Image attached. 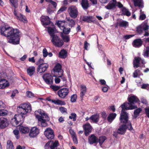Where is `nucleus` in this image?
<instances>
[{
    "label": "nucleus",
    "instance_id": "nucleus-62",
    "mask_svg": "<svg viewBox=\"0 0 149 149\" xmlns=\"http://www.w3.org/2000/svg\"><path fill=\"white\" fill-rule=\"evenodd\" d=\"M146 18V15L144 14H141L139 17V19L141 20H143L145 19Z\"/></svg>",
    "mask_w": 149,
    "mask_h": 149
},
{
    "label": "nucleus",
    "instance_id": "nucleus-30",
    "mask_svg": "<svg viewBox=\"0 0 149 149\" xmlns=\"http://www.w3.org/2000/svg\"><path fill=\"white\" fill-rule=\"evenodd\" d=\"M99 119V116L97 114L92 115L90 117V119L92 120L93 122L95 123H97Z\"/></svg>",
    "mask_w": 149,
    "mask_h": 149
},
{
    "label": "nucleus",
    "instance_id": "nucleus-27",
    "mask_svg": "<svg viewBox=\"0 0 149 149\" xmlns=\"http://www.w3.org/2000/svg\"><path fill=\"white\" fill-rule=\"evenodd\" d=\"M134 3L135 6H138L141 8H143L144 7L143 1L142 0H132Z\"/></svg>",
    "mask_w": 149,
    "mask_h": 149
},
{
    "label": "nucleus",
    "instance_id": "nucleus-35",
    "mask_svg": "<svg viewBox=\"0 0 149 149\" xmlns=\"http://www.w3.org/2000/svg\"><path fill=\"white\" fill-rule=\"evenodd\" d=\"M55 29V28H52L50 27H49L47 28L48 32L51 37H53L54 35H56L54 34Z\"/></svg>",
    "mask_w": 149,
    "mask_h": 149
},
{
    "label": "nucleus",
    "instance_id": "nucleus-24",
    "mask_svg": "<svg viewBox=\"0 0 149 149\" xmlns=\"http://www.w3.org/2000/svg\"><path fill=\"white\" fill-rule=\"evenodd\" d=\"M9 85V83L6 79H1L0 80V89H4Z\"/></svg>",
    "mask_w": 149,
    "mask_h": 149
},
{
    "label": "nucleus",
    "instance_id": "nucleus-23",
    "mask_svg": "<svg viewBox=\"0 0 149 149\" xmlns=\"http://www.w3.org/2000/svg\"><path fill=\"white\" fill-rule=\"evenodd\" d=\"M88 140L89 143L92 144L98 142V138L94 134H92L89 137Z\"/></svg>",
    "mask_w": 149,
    "mask_h": 149
},
{
    "label": "nucleus",
    "instance_id": "nucleus-16",
    "mask_svg": "<svg viewBox=\"0 0 149 149\" xmlns=\"http://www.w3.org/2000/svg\"><path fill=\"white\" fill-rule=\"evenodd\" d=\"M117 3L116 0H112V1H110L107 5L105 6V8L108 10L113 9L117 6Z\"/></svg>",
    "mask_w": 149,
    "mask_h": 149
},
{
    "label": "nucleus",
    "instance_id": "nucleus-28",
    "mask_svg": "<svg viewBox=\"0 0 149 149\" xmlns=\"http://www.w3.org/2000/svg\"><path fill=\"white\" fill-rule=\"evenodd\" d=\"M67 52L65 49H62L59 53L58 57L61 58H65L67 56Z\"/></svg>",
    "mask_w": 149,
    "mask_h": 149
},
{
    "label": "nucleus",
    "instance_id": "nucleus-15",
    "mask_svg": "<svg viewBox=\"0 0 149 149\" xmlns=\"http://www.w3.org/2000/svg\"><path fill=\"white\" fill-rule=\"evenodd\" d=\"M83 127L84 130V134L87 136L92 131V127L89 123H87L83 125Z\"/></svg>",
    "mask_w": 149,
    "mask_h": 149
},
{
    "label": "nucleus",
    "instance_id": "nucleus-56",
    "mask_svg": "<svg viewBox=\"0 0 149 149\" xmlns=\"http://www.w3.org/2000/svg\"><path fill=\"white\" fill-rule=\"evenodd\" d=\"M60 77L61 78L63 82V86H64L66 85L67 82V79L66 77H65L64 76H62V77Z\"/></svg>",
    "mask_w": 149,
    "mask_h": 149
},
{
    "label": "nucleus",
    "instance_id": "nucleus-61",
    "mask_svg": "<svg viewBox=\"0 0 149 149\" xmlns=\"http://www.w3.org/2000/svg\"><path fill=\"white\" fill-rule=\"evenodd\" d=\"M142 27L143 30H144L145 31H147L149 29V26L146 24H144L142 25Z\"/></svg>",
    "mask_w": 149,
    "mask_h": 149
},
{
    "label": "nucleus",
    "instance_id": "nucleus-58",
    "mask_svg": "<svg viewBox=\"0 0 149 149\" xmlns=\"http://www.w3.org/2000/svg\"><path fill=\"white\" fill-rule=\"evenodd\" d=\"M26 95L27 97L29 98H32L34 96V94L30 91H27L26 92Z\"/></svg>",
    "mask_w": 149,
    "mask_h": 149
},
{
    "label": "nucleus",
    "instance_id": "nucleus-5",
    "mask_svg": "<svg viewBox=\"0 0 149 149\" xmlns=\"http://www.w3.org/2000/svg\"><path fill=\"white\" fill-rule=\"evenodd\" d=\"M11 3L15 8L13 13L15 16L16 17V18L18 20L21 22H22L24 23H27V21L26 17L21 13H17L16 10L15 9L17 8L18 6L16 1Z\"/></svg>",
    "mask_w": 149,
    "mask_h": 149
},
{
    "label": "nucleus",
    "instance_id": "nucleus-3",
    "mask_svg": "<svg viewBox=\"0 0 149 149\" xmlns=\"http://www.w3.org/2000/svg\"><path fill=\"white\" fill-rule=\"evenodd\" d=\"M127 100L129 102H125L121 106L125 108L126 110H132L137 108V106L133 104L139 102V99L136 96H131L128 98Z\"/></svg>",
    "mask_w": 149,
    "mask_h": 149
},
{
    "label": "nucleus",
    "instance_id": "nucleus-41",
    "mask_svg": "<svg viewBox=\"0 0 149 149\" xmlns=\"http://www.w3.org/2000/svg\"><path fill=\"white\" fill-rule=\"evenodd\" d=\"M53 103L55 104L58 105H63L66 104L65 102L63 101L58 100H55V101H53Z\"/></svg>",
    "mask_w": 149,
    "mask_h": 149
},
{
    "label": "nucleus",
    "instance_id": "nucleus-40",
    "mask_svg": "<svg viewBox=\"0 0 149 149\" xmlns=\"http://www.w3.org/2000/svg\"><path fill=\"white\" fill-rule=\"evenodd\" d=\"M61 70H62L61 65L59 63L56 64L55 66L53 69L54 72H58V71H60Z\"/></svg>",
    "mask_w": 149,
    "mask_h": 149
},
{
    "label": "nucleus",
    "instance_id": "nucleus-52",
    "mask_svg": "<svg viewBox=\"0 0 149 149\" xmlns=\"http://www.w3.org/2000/svg\"><path fill=\"white\" fill-rule=\"evenodd\" d=\"M149 54V46H148L146 47V50L144 51L143 56H144L148 57Z\"/></svg>",
    "mask_w": 149,
    "mask_h": 149
},
{
    "label": "nucleus",
    "instance_id": "nucleus-12",
    "mask_svg": "<svg viewBox=\"0 0 149 149\" xmlns=\"http://www.w3.org/2000/svg\"><path fill=\"white\" fill-rule=\"evenodd\" d=\"M46 137L49 139H54V135L53 130L50 128H47L44 132Z\"/></svg>",
    "mask_w": 149,
    "mask_h": 149
},
{
    "label": "nucleus",
    "instance_id": "nucleus-6",
    "mask_svg": "<svg viewBox=\"0 0 149 149\" xmlns=\"http://www.w3.org/2000/svg\"><path fill=\"white\" fill-rule=\"evenodd\" d=\"M122 108L121 113L120 114V123L124 124H128L129 122L130 121H129V117L128 113L125 112V107L120 106Z\"/></svg>",
    "mask_w": 149,
    "mask_h": 149
},
{
    "label": "nucleus",
    "instance_id": "nucleus-63",
    "mask_svg": "<svg viewBox=\"0 0 149 149\" xmlns=\"http://www.w3.org/2000/svg\"><path fill=\"white\" fill-rule=\"evenodd\" d=\"M66 9V8L65 7H62L57 11V14H60L61 12L65 11Z\"/></svg>",
    "mask_w": 149,
    "mask_h": 149
},
{
    "label": "nucleus",
    "instance_id": "nucleus-17",
    "mask_svg": "<svg viewBox=\"0 0 149 149\" xmlns=\"http://www.w3.org/2000/svg\"><path fill=\"white\" fill-rule=\"evenodd\" d=\"M40 21L42 24L44 26H47L50 24V19L48 16H43L40 17Z\"/></svg>",
    "mask_w": 149,
    "mask_h": 149
},
{
    "label": "nucleus",
    "instance_id": "nucleus-21",
    "mask_svg": "<svg viewBox=\"0 0 149 149\" xmlns=\"http://www.w3.org/2000/svg\"><path fill=\"white\" fill-rule=\"evenodd\" d=\"M141 58L139 57H135L133 61V65L134 68H138L139 67H141L140 66V64Z\"/></svg>",
    "mask_w": 149,
    "mask_h": 149
},
{
    "label": "nucleus",
    "instance_id": "nucleus-20",
    "mask_svg": "<svg viewBox=\"0 0 149 149\" xmlns=\"http://www.w3.org/2000/svg\"><path fill=\"white\" fill-rule=\"evenodd\" d=\"M55 24L61 30H62L64 27H66L68 24V22L65 20H58Z\"/></svg>",
    "mask_w": 149,
    "mask_h": 149
},
{
    "label": "nucleus",
    "instance_id": "nucleus-19",
    "mask_svg": "<svg viewBox=\"0 0 149 149\" xmlns=\"http://www.w3.org/2000/svg\"><path fill=\"white\" fill-rule=\"evenodd\" d=\"M143 41L140 38H137L134 40L132 42V44L135 47H139L143 44Z\"/></svg>",
    "mask_w": 149,
    "mask_h": 149
},
{
    "label": "nucleus",
    "instance_id": "nucleus-38",
    "mask_svg": "<svg viewBox=\"0 0 149 149\" xmlns=\"http://www.w3.org/2000/svg\"><path fill=\"white\" fill-rule=\"evenodd\" d=\"M7 149H14L13 143L10 140H8L7 142Z\"/></svg>",
    "mask_w": 149,
    "mask_h": 149
},
{
    "label": "nucleus",
    "instance_id": "nucleus-4",
    "mask_svg": "<svg viewBox=\"0 0 149 149\" xmlns=\"http://www.w3.org/2000/svg\"><path fill=\"white\" fill-rule=\"evenodd\" d=\"M39 114L40 115H36V117L38 119L39 123L42 127H45L47 125V122L48 121L50 120L49 117L48 116L47 114L43 111L42 112L41 110H39L38 111Z\"/></svg>",
    "mask_w": 149,
    "mask_h": 149
},
{
    "label": "nucleus",
    "instance_id": "nucleus-48",
    "mask_svg": "<svg viewBox=\"0 0 149 149\" xmlns=\"http://www.w3.org/2000/svg\"><path fill=\"white\" fill-rule=\"evenodd\" d=\"M50 87L54 91H56L60 90L61 87L60 86L51 85Z\"/></svg>",
    "mask_w": 149,
    "mask_h": 149
},
{
    "label": "nucleus",
    "instance_id": "nucleus-55",
    "mask_svg": "<svg viewBox=\"0 0 149 149\" xmlns=\"http://www.w3.org/2000/svg\"><path fill=\"white\" fill-rule=\"evenodd\" d=\"M77 98V96L76 94L72 95L71 97L70 101L72 102H76Z\"/></svg>",
    "mask_w": 149,
    "mask_h": 149
},
{
    "label": "nucleus",
    "instance_id": "nucleus-60",
    "mask_svg": "<svg viewBox=\"0 0 149 149\" xmlns=\"http://www.w3.org/2000/svg\"><path fill=\"white\" fill-rule=\"evenodd\" d=\"M141 88L142 89H148L149 88V84H143L141 85Z\"/></svg>",
    "mask_w": 149,
    "mask_h": 149
},
{
    "label": "nucleus",
    "instance_id": "nucleus-43",
    "mask_svg": "<svg viewBox=\"0 0 149 149\" xmlns=\"http://www.w3.org/2000/svg\"><path fill=\"white\" fill-rule=\"evenodd\" d=\"M56 74V76L53 75L54 77L57 76L58 77H62L63 74V71L62 70H61L60 71H58V72H54Z\"/></svg>",
    "mask_w": 149,
    "mask_h": 149
},
{
    "label": "nucleus",
    "instance_id": "nucleus-18",
    "mask_svg": "<svg viewBox=\"0 0 149 149\" xmlns=\"http://www.w3.org/2000/svg\"><path fill=\"white\" fill-rule=\"evenodd\" d=\"M8 125L7 119L4 118H0V128L3 129Z\"/></svg>",
    "mask_w": 149,
    "mask_h": 149
},
{
    "label": "nucleus",
    "instance_id": "nucleus-44",
    "mask_svg": "<svg viewBox=\"0 0 149 149\" xmlns=\"http://www.w3.org/2000/svg\"><path fill=\"white\" fill-rule=\"evenodd\" d=\"M123 14L124 15L129 16L131 15V13L125 8L123 7L122 10Z\"/></svg>",
    "mask_w": 149,
    "mask_h": 149
},
{
    "label": "nucleus",
    "instance_id": "nucleus-2",
    "mask_svg": "<svg viewBox=\"0 0 149 149\" xmlns=\"http://www.w3.org/2000/svg\"><path fill=\"white\" fill-rule=\"evenodd\" d=\"M31 111V107L29 103L21 104L17 108V111L19 114H16L15 117L18 123L21 124L24 118V117L23 115L30 112Z\"/></svg>",
    "mask_w": 149,
    "mask_h": 149
},
{
    "label": "nucleus",
    "instance_id": "nucleus-29",
    "mask_svg": "<svg viewBox=\"0 0 149 149\" xmlns=\"http://www.w3.org/2000/svg\"><path fill=\"white\" fill-rule=\"evenodd\" d=\"M81 4L82 8L84 10L87 9L89 7L88 0H81Z\"/></svg>",
    "mask_w": 149,
    "mask_h": 149
},
{
    "label": "nucleus",
    "instance_id": "nucleus-47",
    "mask_svg": "<svg viewBox=\"0 0 149 149\" xmlns=\"http://www.w3.org/2000/svg\"><path fill=\"white\" fill-rule=\"evenodd\" d=\"M141 72V71L139 69H137L135 70L133 74V76L134 78H136L138 75H140L139 74Z\"/></svg>",
    "mask_w": 149,
    "mask_h": 149
},
{
    "label": "nucleus",
    "instance_id": "nucleus-31",
    "mask_svg": "<svg viewBox=\"0 0 149 149\" xmlns=\"http://www.w3.org/2000/svg\"><path fill=\"white\" fill-rule=\"evenodd\" d=\"M117 24L120 27H126L128 26V22L125 21H120L117 23Z\"/></svg>",
    "mask_w": 149,
    "mask_h": 149
},
{
    "label": "nucleus",
    "instance_id": "nucleus-26",
    "mask_svg": "<svg viewBox=\"0 0 149 149\" xmlns=\"http://www.w3.org/2000/svg\"><path fill=\"white\" fill-rule=\"evenodd\" d=\"M19 130L21 133L26 134L29 132L30 129L28 127L20 126L19 127Z\"/></svg>",
    "mask_w": 149,
    "mask_h": 149
},
{
    "label": "nucleus",
    "instance_id": "nucleus-51",
    "mask_svg": "<svg viewBox=\"0 0 149 149\" xmlns=\"http://www.w3.org/2000/svg\"><path fill=\"white\" fill-rule=\"evenodd\" d=\"M8 113L7 111L4 109L0 110V116H5Z\"/></svg>",
    "mask_w": 149,
    "mask_h": 149
},
{
    "label": "nucleus",
    "instance_id": "nucleus-1",
    "mask_svg": "<svg viewBox=\"0 0 149 149\" xmlns=\"http://www.w3.org/2000/svg\"><path fill=\"white\" fill-rule=\"evenodd\" d=\"M0 32L2 35L7 37L8 42L14 45L19 44L20 36L19 31L9 26H5L0 28Z\"/></svg>",
    "mask_w": 149,
    "mask_h": 149
},
{
    "label": "nucleus",
    "instance_id": "nucleus-32",
    "mask_svg": "<svg viewBox=\"0 0 149 149\" xmlns=\"http://www.w3.org/2000/svg\"><path fill=\"white\" fill-rule=\"evenodd\" d=\"M134 111L133 118H136L139 116L140 113L142 111V109L140 108L136 109Z\"/></svg>",
    "mask_w": 149,
    "mask_h": 149
},
{
    "label": "nucleus",
    "instance_id": "nucleus-42",
    "mask_svg": "<svg viewBox=\"0 0 149 149\" xmlns=\"http://www.w3.org/2000/svg\"><path fill=\"white\" fill-rule=\"evenodd\" d=\"M10 123L13 126H17L19 123L17 120V119L14 116V118L11 119Z\"/></svg>",
    "mask_w": 149,
    "mask_h": 149
},
{
    "label": "nucleus",
    "instance_id": "nucleus-59",
    "mask_svg": "<svg viewBox=\"0 0 149 149\" xmlns=\"http://www.w3.org/2000/svg\"><path fill=\"white\" fill-rule=\"evenodd\" d=\"M43 55L44 57H46L48 55V52L46 48H44L42 51Z\"/></svg>",
    "mask_w": 149,
    "mask_h": 149
},
{
    "label": "nucleus",
    "instance_id": "nucleus-54",
    "mask_svg": "<svg viewBox=\"0 0 149 149\" xmlns=\"http://www.w3.org/2000/svg\"><path fill=\"white\" fill-rule=\"evenodd\" d=\"M71 116H69V118L70 119H73V120L75 121L76 120V117L77 115L76 113H72L71 114Z\"/></svg>",
    "mask_w": 149,
    "mask_h": 149
},
{
    "label": "nucleus",
    "instance_id": "nucleus-33",
    "mask_svg": "<svg viewBox=\"0 0 149 149\" xmlns=\"http://www.w3.org/2000/svg\"><path fill=\"white\" fill-rule=\"evenodd\" d=\"M116 116V114L115 113H110L107 118V120L109 122H111L114 120Z\"/></svg>",
    "mask_w": 149,
    "mask_h": 149
},
{
    "label": "nucleus",
    "instance_id": "nucleus-57",
    "mask_svg": "<svg viewBox=\"0 0 149 149\" xmlns=\"http://www.w3.org/2000/svg\"><path fill=\"white\" fill-rule=\"evenodd\" d=\"M50 3L51 4H49L48 6L50 7L51 5H52L53 6V8L55 9L57 5L55 1H53L52 0L50 1Z\"/></svg>",
    "mask_w": 149,
    "mask_h": 149
},
{
    "label": "nucleus",
    "instance_id": "nucleus-9",
    "mask_svg": "<svg viewBox=\"0 0 149 149\" xmlns=\"http://www.w3.org/2000/svg\"><path fill=\"white\" fill-rule=\"evenodd\" d=\"M52 37V41L54 45L57 47H61L64 44L63 41L56 35Z\"/></svg>",
    "mask_w": 149,
    "mask_h": 149
},
{
    "label": "nucleus",
    "instance_id": "nucleus-37",
    "mask_svg": "<svg viewBox=\"0 0 149 149\" xmlns=\"http://www.w3.org/2000/svg\"><path fill=\"white\" fill-rule=\"evenodd\" d=\"M81 92L80 93V97L81 98L83 97L85 94L86 92V87L85 86H81Z\"/></svg>",
    "mask_w": 149,
    "mask_h": 149
},
{
    "label": "nucleus",
    "instance_id": "nucleus-46",
    "mask_svg": "<svg viewBox=\"0 0 149 149\" xmlns=\"http://www.w3.org/2000/svg\"><path fill=\"white\" fill-rule=\"evenodd\" d=\"M52 145L50 146L51 149H54L55 148L58 146L59 145L58 142L57 140H55L54 142H52Z\"/></svg>",
    "mask_w": 149,
    "mask_h": 149
},
{
    "label": "nucleus",
    "instance_id": "nucleus-13",
    "mask_svg": "<svg viewBox=\"0 0 149 149\" xmlns=\"http://www.w3.org/2000/svg\"><path fill=\"white\" fill-rule=\"evenodd\" d=\"M49 67L48 64L47 63H42L38 65L37 71L40 73L44 72L47 70Z\"/></svg>",
    "mask_w": 149,
    "mask_h": 149
},
{
    "label": "nucleus",
    "instance_id": "nucleus-10",
    "mask_svg": "<svg viewBox=\"0 0 149 149\" xmlns=\"http://www.w3.org/2000/svg\"><path fill=\"white\" fill-rule=\"evenodd\" d=\"M53 77L50 74L46 73L42 76V78L46 84L52 85L53 83Z\"/></svg>",
    "mask_w": 149,
    "mask_h": 149
},
{
    "label": "nucleus",
    "instance_id": "nucleus-50",
    "mask_svg": "<svg viewBox=\"0 0 149 149\" xmlns=\"http://www.w3.org/2000/svg\"><path fill=\"white\" fill-rule=\"evenodd\" d=\"M62 30L63 33L66 34H69L70 31V28H66V27H64Z\"/></svg>",
    "mask_w": 149,
    "mask_h": 149
},
{
    "label": "nucleus",
    "instance_id": "nucleus-36",
    "mask_svg": "<svg viewBox=\"0 0 149 149\" xmlns=\"http://www.w3.org/2000/svg\"><path fill=\"white\" fill-rule=\"evenodd\" d=\"M67 21L68 22V24L69 27L72 28L74 26L75 23L74 20L69 18L67 19Z\"/></svg>",
    "mask_w": 149,
    "mask_h": 149
},
{
    "label": "nucleus",
    "instance_id": "nucleus-45",
    "mask_svg": "<svg viewBox=\"0 0 149 149\" xmlns=\"http://www.w3.org/2000/svg\"><path fill=\"white\" fill-rule=\"evenodd\" d=\"M61 37L63 41L65 42H68L70 40V36L69 35H62Z\"/></svg>",
    "mask_w": 149,
    "mask_h": 149
},
{
    "label": "nucleus",
    "instance_id": "nucleus-8",
    "mask_svg": "<svg viewBox=\"0 0 149 149\" xmlns=\"http://www.w3.org/2000/svg\"><path fill=\"white\" fill-rule=\"evenodd\" d=\"M68 12L70 17L73 18H76L78 14V12L75 6H71L68 8Z\"/></svg>",
    "mask_w": 149,
    "mask_h": 149
},
{
    "label": "nucleus",
    "instance_id": "nucleus-11",
    "mask_svg": "<svg viewBox=\"0 0 149 149\" xmlns=\"http://www.w3.org/2000/svg\"><path fill=\"white\" fill-rule=\"evenodd\" d=\"M69 89L66 88L60 89L57 92L58 96L61 98L64 99L69 93Z\"/></svg>",
    "mask_w": 149,
    "mask_h": 149
},
{
    "label": "nucleus",
    "instance_id": "nucleus-64",
    "mask_svg": "<svg viewBox=\"0 0 149 149\" xmlns=\"http://www.w3.org/2000/svg\"><path fill=\"white\" fill-rule=\"evenodd\" d=\"M53 141L52 140H50L48 141L45 145V148H48L50 146V143L51 142H53Z\"/></svg>",
    "mask_w": 149,
    "mask_h": 149
},
{
    "label": "nucleus",
    "instance_id": "nucleus-22",
    "mask_svg": "<svg viewBox=\"0 0 149 149\" xmlns=\"http://www.w3.org/2000/svg\"><path fill=\"white\" fill-rule=\"evenodd\" d=\"M95 19L92 16H84L82 17V21L88 23L94 22Z\"/></svg>",
    "mask_w": 149,
    "mask_h": 149
},
{
    "label": "nucleus",
    "instance_id": "nucleus-34",
    "mask_svg": "<svg viewBox=\"0 0 149 149\" xmlns=\"http://www.w3.org/2000/svg\"><path fill=\"white\" fill-rule=\"evenodd\" d=\"M107 139V137L104 136H100L98 139V142H99L100 145L101 146Z\"/></svg>",
    "mask_w": 149,
    "mask_h": 149
},
{
    "label": "nucleus",
    "instance_id": "nucleus-39",
    "mask_svg": "<svg viewBox=\"0 0 149 149\" xmlns=\"http://www.w3.org/2000/svg\"><path fill=\"white\" fill-rule=\"evenodd\" d=\"M143 27L142 25L137 26L136 28V32L139 34H141L143 32Z\"/></svg>",
    "mask_w": 149,
    "mask_h": 149
},
{
    "label": "nucleus",
    "instance_id": "nucleus-7",
    "mask_svg": "<svg viewBox=\"0 0 149 149\" xmlns=\"http://www.w3.org/2000/svg\"><path fill=\"white\" fill-rule=\"evenodd\" d=\"M127 129L130 131L133 130L131 122L130 121L129 122L128 124H123L119 126V128L118 129V132H119V134L121 135L124 134L125 133Z\"/></svg>",
    "mask_w": 149,
    "mask_h": 149
},
{
    "label": "nucleus",
    "instance_id": "nucleus-53",
    "mask_svg": "<svg viewBox=\"0 0 149 149\" xmlns=\"http://www.w3.org/2000/svg\"><path fill=\"white\" fill-rule=\"evenodd\" d=\"M72 138L74 143L76 144L78 143V141L76 134L74 133L72 135Z\"/></svg>",
    "mask_w": 149,
    "mask_h": 149
},
{
    "label": "nucleus",
    "instance_id": "nucleus-25",
    "mask_svg": "<svg viewBox=\"0 0 149 149\" xmlns=\"http://www.w3.org/2000/svg\"><path fill=\"white\" fill-rule=\"evenodd\" d=\"M35 72V68L34 66L29 67L26 70L27 74L30 77H31L34 74Z\"/></svg>",
    "mask_w": 149,
    "mask_h": 149
},
{
    "label": "nucleus",
    "instance_id": "nucleus-14",
    "mask_svg": "<svg viewBox=\"0 0 149 149\" xmlns=\"http://www.w3.org/2000/svg\"><path fill=\"white\" fill-rule=\"evenodd\" d=\"M29 136L31 137H35L39 133L40 130L36 127H32L30 130Z\"/></svg>",
    "mask_w": 149,
    "mask_h": 149
},
{
    "label": "nucleus",
    "instance_id": "nucleus-49",
    "mask_svg": "<svg viewBox=\"0 0 149 149\" xmlns=\"http://www.w3.org/2000/svg\"><path fill=\"white\" fill-rule=\"evenodd\" d=\"M19 131L17 130H15L13 131V133L17 139H18L20 138Z\"/></svg>",
    "mask_w": 149,
    "mask_h": 149
}]
</instances>
